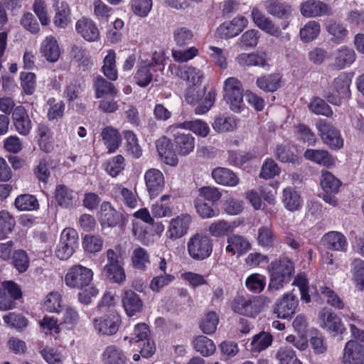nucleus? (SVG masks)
<instances>
[{
	"label": "nucleus",
	"mask_w": 364,
	"mask_h": 364,
	"mask_svg": "<svg viewBox=\"0 0 364 364\" xmlns=\"http://www.w3.org/2000/svg\"><path fill=\"white\" fill-rule=\"evenodd\" d=\"M113 9L107 6L102 0H95L93 2V12L95 18L101 22H107L113 14Z\"/></svg>",
	"instance_id": "680f3d73"
},
{
	"label": "nucleus",
	"mask_w": 364,
	"mask_h": 364,
	"mask_svg": "<svg viewBox=\"0 0 364 364\" xmlns=\"http://www.w3.org/2000/svg\"><path fill=\"white\" fill-rule=\"evenodd\" d=\"M194 207L198 215L203 219L218 217L220 214L218 209H214L211 205L201 201L200 199L194 200Z\"/></svg>",
	"instance_id": "e2e57ef3"
},
{
	"label": "nucleus",
	"mask_w": 364,
	"mask_h": 364,
	"mask_svg": "<svg viewBox=\"0 0 364 364\" xmlns=\"http://www.w3.org/2000/svg\"><path fill=\"white\" fill-rule=\"evenodd\" d=\"M178 129L191 131L201 137L207 136L210 132L208 124L201 119L189 120L171 124L168 127L167 132L172 133Z\"/></svg>",
	"instance_id": "2eb2a0df"
},
{
	"label": "nucleus",
	"mask_w": 364,
	"mask_h": 364,
	"mask_svg": "<svg viewBox=\"0 0 364 364\" xmlns=\"http://www.w3.org/2000/svg\"><path fill=\"white\" fill-rule=\"evenodd\" d=\"M282 203L288 210L294 212L301 208L303 200L294 188L287 187L282 191Z\"/></svg>",
	"instance_id": "7c9ffc66"
},
{
	"label": "nucleus",
	"mask_w": 364,
	"mask_h": 364,
	"mask_svg": "<svg viewBox=\"0 0 364 364\" xmlns=\"http://www.w3.org/2000/svg\"><path fill=\"white\" fill-rule=\"evenodd\" d=\"M91 269L81 264L70 267L65 276V284L70 289H82L78 294L79 301L84 304H89L92 299L99 294V290L91 285L93 279Z\"/></svg>",
	"instance_id": "f257e3e1"
},
{
	"label": "nucleus",
	"mask_w": 364,
	"mask_h": 364,
	"mask_svg": "<svg viewBox=\"0 0 364 364\" xmlns=\"http://www.w3.org/2000/svg\"><path fill=\"white\" fill-rule=\"evenodd\" d=\"M154 71V67L151 63L139 68L134 75L136 83L141 87L148 86L153 79Z\"/></svg>",
	"instance_id": "8fccbe9b"
},
{
	"label": "nucleus",
	"mask_w": 364,
	"mask_h": 364,
	"mask_svg": "<svg viewBox=\"0 0 364 364\" xmlns=\"http://www.w3.org/2000/svg\"><path fill=\"white\" fill-rule=\"evenodd\" d=\"M316 126L323 142L330 149L338 150L343 148L344 141L341 132L331 123L320 119Z\"/></svg>",
	"instance_id": "423d86ee"
},
{
	"label": "nucleus",
	"mask_w": 364,
	"mask_h": 364,
	"mask_svg": "<svg viewBox=\"0 0 364 364\" xmlns=\"http://www.w3.org/2000/svg\"><path fill=\"white\" fill-rule=\"evenodd\" d=\"M321 294L326 299L328 304L337 309H343L345 303L343 299L330 287L321 286L320 287Z\"/></svg>",
	"instance_id": "052dcab7"
},
{
	"label": "nucleus",
	"mask_w": 364,
	"mask_h": 364,
	"mask_svg": "<svg viewBox=\"0 0 364 364\" xmlns=\"http://www.w3.org/2000/svg\"><path fill=\"white\" fill-rule=\"evenodd\" d=\"M132 262L134 268L144 270L150 263L149 255L144 248L139 247L132 252Z\"/></svg>",
	"instance_id": "6e6d98bb"
},
{
	"label": "nucleus",
	"mask_w": 364,
	"mask_h": 364,
	"mask_svg": "<svg viewBox=\"0 0 364 364\" xmlns=\"http://www.w3.org/2000/svg\"><path fill=\"white\" fill-rule=\"evenodd\" d=\"M322 242L328 250L338 252H346L348 248V241L346 236L338 231H330L322 237Z\"/></svg>",
	"instance_id": "412c9836"
},
{
	"label": "nucleus",
	"mask_w": 364,
	"mask_h": 364,
	"mask_svg": "<svg viewBox=\"0 0 364 364\" xmlns=\"http://www.w3.org/2000/svg\"><path fill=\"white\" fill-rule=\"evenodd\" d=\"M12 119L16 130L23 136H27L32 129V123L26 109L17 106L12 112Z\"/></svg>",
	"instance_id": "6ab92c4d"
},
{
	"label": "nucleus",
	"mask_w": 364,
	"mask_h": 364,
	"mask_svg": "<svg viewBox=\"0 0 364 364\" xmlns=\"http://www.w3.org/2000/svg\"><path fill=\"white\" fill-rule=\"evenodd\" d=\"M353 277L359 289H364V261L355 259L352 262Z\"/></svg>",
	"instance_id": "774afa93"
},
{
	"label": "nucleus",
	"mask_w": 364,
	"mask_h": 364,
	"mask_svg": "<svg viewBox=\"0 0 364 364\" xmlns=\"http://www.w3.org/2000/svg\"><path fill=\"white\" fill-rule=\"evenodd\" d=\"M193 223L192 216L188 213H181L172 218L166 230V237L176 240L186 235Z\"/></svg>",
	"instance_id": "6e6552de"
},
{
	"label": "nucleus",
	"mask_w": 364,
	"mask_h": 364,
	"mask_svg": "<svg viewBox=\"0 0 364 364\" xmlns=\"http://www.w3.org/2000/svg\"><path fill=\"white\" fill-rule=\"evenodd\" d=\"M225 251L231 255H237L241 256L251 249V244L245 237L233 234L229 235L227 239Z\"/></svg>",
	"instance_id": "aec40b11"
},
{
	"label": "nucleus",
	"mask_w": 364,
	"mask_h": 364,
	"mask_svg": "<svg viewBox=\"0 0 364 364\" xmlns=\"http://www.w3.org/2000/svg\"><path fill=\"white\" fill-rule=\"evenodd\" d=\"M321 26L318 22L309 21L300 29L299 36L304 43H309L315 40L319 35Z\"/></svg>",
	"instance_id": "09e8293b"
},
{
	"label": "nucleus",
	"mask_w": 364,
	"mask_h": 364,
	"mask_svg": "<svg viewBox=\"0 0 364 364\" xmlns=\"http://www.w3.org/2000/svg\"><path fill=\"white\" fill-rule=\"evenodd\" d=\"M299 300L292 293H287L278 301L274 312L279 318H290L294 314Z\"/></svg>",
	"instance_id": "dca6fc26"
},
{
	"label": "nucleus",
	"mask_w": 364,
	"mask_h": 364,
	"mask_svg": "<svg viewBox=\"0 0 364 364\" xmlns=\"http://www.w3.org/2000/svg\"><path fill=\"white\" fill-rule=\"evenodd\" d=\"M264 6L267 13L277 18H286L291 13V8L279 0H266Z\"/></svg>",
	"instance_id": "f704fd0d"
},
{
	"label": "nucleus",
	"mask_w": 364,
	"mask_h": 364,
	"mask_svg": "<svg viewBox=\"0 0 364 364\" xmlns=\"http://www.w3.org/2000/svg\"><path fill=\"white\" fill-rule=\"evenodd\" d=\"M71 22L70 6L67 3L62 2L56 9L53 23L58 28H65Z\"/></svg>",
	"instance_id": "4c0bfd02"
},
{
	"label": "nucleus",
	"mask_w": 364,
	"mask_h": 364,
	"mask_svg": "<svg viewBox=\"0 0 364 364\" xmlns=\"http://www.w3.org/2000/svg\"><path fill=\"white\" fill-rule=\"evenodd\" d=\"M257 242L263 248H272L277 242V235L271 225H262L258 228Z\"/></svg>",
	"instance_id": "72a5a7b5"
},
{
	"label": "nucleus",
	"mask_w": 364,
	"mask_h": 364,
	"mask_svg": "<svg viewBox=\"0 0 364 364\" xmlns=\"http://www.w3.org/2000/svg\"><path fill=\"white\" fill-rule=\"evenodd\" d=\"M11 259L12 265L19 273L25 272L29 267V257L26 252L23 250H14Z\"/></svg>",
	"instance_id": "603ef678"
},
{
	"label": "nucleus",
	"mask_w": 364,
	"mask_h": 364,
	"mask_svg": "<svg viewBox=\"0 0 364 364\" xmlns=\"http://www.w3.org/2000/svg\"><path fill=\"white\" fill-rule=\"evenodd\" d=\"M350 75L346 73H341L333 82V92H329L326 95L328 102L333 105H339L341 99L347 98L350 96Z\"/></svg>",
	"instance_id": "0eeeda50"
},
{
	"label": "nucleus",
	"mask_w": 364,
	"mask_h": 364,
	"mask_svg": "<svg viewBox=\"0 0 364 364\" xmlns=\"http://www.w3.org/2000/svg\"><path fill=\"white\" fill-rule=\"evenodd\" d=\"M104 241L101 236L86 235L82 240V247L85 252L95 254L102 250Z\"/></svg>",
	"instance_id": "864d4df0"
},
{
	"label": "nucleus",
	"mask_w": 364,
	"mask_h": 364,
	"mask_svg": "<svg viewBox=\"0 0 364 364\" xmlns=\"http://www.w3.org/2000/svg\"><path fill=\"white\" fill-rule=\"evenodd\" d=\"M219 322V317L215 311H209L202 318L200 328L205 334L213 333Z\"/></svg>",
	"instance_id": "bf43d9fd"
},
{
	"label": "nucleus",
	"mask_w": 364,
	"mask_h": 364,
	"mask_svg": "<svg viewBox=\"0 0 364 364\" xmlns=\"http://www.w3.org/2000/svg\"><path fill=\"white\" fill-rule=\"evenodd\" d=\"M94 87L97 98H100L105 95L115 96L117 93V90L115 88L114 85L102 76L96 77Z\"/></svg>",
	"instance_id": "c03bdc74"
},
{
	"label": "nucleus",
	"mask_w": 364,
	"mask_h": 364,
	"mask_svg": "<svg viewBox=\"0 0 364 364\" xmlns=\"http://www.w3.org/2000/svg\"><path fill=\"white\" fill-rule=\"evenodd\" d=\"M122 301L126 314L129 316H134L142 310L143 301L139 296L132 290L124 291Z\"/></svg>",
	"instance_id": "c85d7f7f"
},
{
	"label": "nucleus",
	"mask_w": 364,
	"mask_h": 364,
	"mask_svg": "<svg viewBox=\"0 0 364 364\" xmlns=\"http://www.w3.org/2000/svg\"><path fill=\"white\" fill-rule=\"evenodd\" d=\"M176 75L182 80L193 85V87L200 85L204 79V73L200 69L187 65L178 66Z\"/></svg>",
	"instance_id": "4be33fe9"
},
{
	"label": "nucleus",
	"mask_w": 364,
	"mask_h": 364,
	"mask_svg": "<svg viewBox=\"0 0 364 364\" xmlns=\"http://www.w3.org/2000/svg\"><path fill=\"white\" fill-rule=\"evenodd\" d=\"M112 194L117 199L122 200L128 208H134L138 205L136 193L121 184H117L113 187Z\"/></svg>",
	"instance_id": "2f4dec72"
},
{
	"label": "nucleus",
	"mask_w": 364,
	"mask_h": 364,
	"mask_svg": "<svg viewBox=\"0 0 364 364\" xmlns=\"http://www.w3.org/2000/svg\"><path fill=\"white\" fill-rule=\"evenodd\" d=\"M251 16L255 24L264 32L278 36L281 31L279 27L267 17H266L257 8H254L251 11Z\"/></svg>",
	"instance_id": "a878e982"
},
{
	"label": "nucleus",
	"mask_w": 364,
	"mask_h": 364,
	"mask_svg": "<svg viewBox=\"0 0 364 364\" xmlns=\"http://www.w3.org/2000/svg\"><path fill=\"white\" fill-rule=\"evenodd\" d=\"M102 71L105 76L111 81H115L118 77L116 66V53L114 50H107L104 58Z\"/></svg>",
	"instance_id": "e433bc0d"
},
{
	"label": "nucleus",
	"mask_w": 364,
	"mask_h": 364,
	"mask_svg": "<svg viewBox=\"0 0 364 364\" xmlns=\"http://www.w3.org/2000/svg\"><path fill=\"white\" fill-rule=\"evenodd\" d=\"M237 127L236 119L231 116L220 115L213 123V128L218 132H231Z\"/></svg>",
	"instance_id": "3c124183"
},
{
	"label": "nucleus",
	"mask_w": 364,
	"mask_h": 364,
	"mask_svg": "<svg viewBox=\"0 0 364 364\" xmlns=\"http://www.w3.org/2000/svg\"><path fill=\"white\" fill-rule=\"evenodd\" d=\"M272 342V336L266 332L255 335L251 342L252 350L260 352L268 348Z\"/></svg>",
	"instance_id": "0e129e2a"
},
{
	"label": "nucleus",
	"mask_w": 364,
	"mask_h": 364,
	"mask_svg": "<svg viewBox=\"0 0 364 364\" xmlns=\"http://www.w3.org/2000/svg\"><path fill=\"white\" fill-rule=\"evenodd\" d=\"M193 347L195 350L203 356H210L213 355L216 350L213 341L204 336H198L194 339Z\"/></svg>",
	"instance_id": "49530a36"
},
{
	"label": "nucleus",
	"mask_w": 364,
	"mask_h": 364,
	"mask_svg": "<svg viewBox=\"0 0 364 364\" xmlns=\"http://www.w3.org/2000/svg\"><path fill=\"white\" fill-rule=\"evenodd\" d=\"M19 287L14 282H4L0 289V310L7 311L15 306V300L21 297Z\"/></svg>",
	"instance_id": "9d476101"
},
{
	"label": "nucleus",
	"mask_w": 364,
	"mask_h": 364,
	"mask_svg": "<svg viewBox=\"0 0 364 364\" xmlns=\"http://www.w3.org/2000/svg\"><path fill=\"white\" fill-rule=\"evenodd\" d=\"M41 51L46 59L51 63L58 61L60 55V50L55 37L47 36L43 41Z\"/></svg>",
	"instance_id": "473e14b6"
},
{
	"label": "nucleus",
	"mask_w": 364,
	"mask_h": 364,
	"mask_svg": "<svg viewBox=\"0 0 364 364\" xmlns=\"http://www.w3.org/2000/svg\"><path fill=\"white\" fill-rule=\"evenodd\" d=\"M173 38L176 46L184 47L191 42L193 33L187 27L180 26L173 30Z\"/></svg>",
	"instance_id": "13d9d810"
},
{
	"label": "nucleus",
	"mask_w": 364,
	"mask_h": 364,
	"mask_svg": "<svg viewBox=\"0 0 364 364\" xmlns=\"http://www.w3.org/2000/svg\"><path fill=\"white\" fill-rule=\"evenodd\" d=\"M101 136L109 153H113L119 148L121 143V136L117 129L107 127L103 129Z\"/></svg>",
	"instance_id": "c9c22d12"
},
{
	"label": "nucleus",
	"mask_w": 364,
	"mask_h": 364,
	"mask_svg": "<svg viewBox=\"0 0 364 364\" xmlns=\"http://www.w3.org/2000/svg\"><path fill=\"white\" fill-rule=\"evenodd\" d=\"M251 16L255 24L264 32L278 36L281 31L279 27L267 17H266L257 8H254L251 11Z\"/></svg>",
	"instance_id": "393cba45"
},
{
	"label": "nucleus",
	"mask_w": 364,
	"mask_h": 364,
	"mask_svg": "<svg viewBox=\"0 0 364 364\" xmlns=\"http://www.w3.org/2000/svg\"><path fill=\"white\" fill-rule=\"evenodd\" d=\"M99 220L102 226L114 228L123 225V215L118 213L109 202H103L100 205Z\"/></svg>",
	"instance_id": "4468645a"
},
{
	"label": "nucleus",
	"mask_w": 364,
	"mask_h": 364,
	"mask_svg": "<svg viewBox=\"0 0 364 364\" xmlns=\"http://www.w3.org/2000/svg\"><path fill=\"white\" fill-rule=\"evenodd\" d=\"M248 25V20L238 15L229 21L223 23L217 28V34L221 38L228 39L239 35Z\"/></svg>",
	"instance_id": "9b49d317"
},
{
	"label": "nucleus",
	"mask_w": 364,
	"mask_h": 364,
	"mask_svg": "<svg viewBox=\"0 0 364 364\" xmlns=\"http://www.w3.org/2000/svg\"><path fill=\"white\" fill-rule=\"evenodd\" d=\"M75 30L85 41H97L100 39V31L97 24L91 19L82 18L75 24Z\"/></svg>",
	"instance_id": "a211bd4d"
},
{
	"label": "nucleus",
	"mask_w": 364,
	"mask_h": 364,
	"mask_svg": "<svg viewBox=\"0 0 364 364\" xmlns=\"http://www.w3.org/2000/svg\"><path fill=\"white\" fill-rule=\"evenodd\" d=\"M187 250L191 258L201 261L211 255L213 241L208 235L196 233L189 238L187 243Z\"/></svg>",
	"instance_id": "7ed1b4c3"
},
{
	"label": "nucleus",
	"mask_w": 364,
	"mask_h": 364,
	"mask_svg": "<svg viewBox=\"0 0 364 364\" xmlns=\"http://www.w3.org/2000/svg\"><path fill=\"white\" fill-rule=\"evenodd\" d=\"M304 157L308 161L327 168L335 164L333 157L324 149H308L304 151Z\"/></svg>",
	"instance_id": "5701e85b"
},
{
	"label": "nucleus",
	"mask_w": 364,
	"mask_h": 364,
	"mask_svg": "<svg viewBox=\"0 0 364 364\" xmlns=\"http://www.w3.org/2000/svg\"><path fill=\"white\" fill-rule=\"evenodd\" d=\"M355 60V53L354 50L346 46H342L339 48L335 57V66L339 69H343L351 65Z\"/></svg>",
	"instance_id": "ea45409f"
},
{
	"label": "nucleus",
	"mask_w": 364,
	"mask_h": 364,
	"mask_svg": "<svg viewBox=\"0 0 364 364\" xmlns=\"http://www.w3.org/2000/svg\"><path fill=\"white\" fill-rule=\"evenodd\" d=\"M212 177L215 183L225 186L234 187L240 182L239 178L233 171L223 167L214 168L212 171Z\"/></svg>",
	"instance_id": "c756f323"
},
{
	"label": "nucleus",
	"mask_w": 364,
	"mask_h": 364,
	"mask_svg": "<svg viewBox=\"0 0 364 364\" xmlns=\"http://www.w3.org/2000/svg\"><path fill=\"white\" fill-rule=\"evenodd\" d=\"M173 144L178 155L186 156L194 150L195 138L191 134L177 133L173 136Z\"/></svg>",
	"instance_id": "cd10ccee"
},
{
	"label": "nucleus",
	"mask_w": 364,
	"mask_h": 364,
	"mask_svg": "<svg viewBox=\"0 0 364 364\" xmlns=\"http://www.w3.org/2000/svg\"><path fill=\"white\" fill-rule=\"evenodd\" d=\"M269 271L270 281L268 289L277 291L282 289L284 284L290 282L294 272V265L289 257L281 256L271 262Z\"/></svg>",
	"instance_id": "f03ea898"
},
{
	"label": "nucleus",
	"mask_w": 364,
	"mask_h": 364,
	"mask_svg": "<svg viewBox=\"0 0 364 364\" xmlns=\"http://www.w3.org/2000/svg\"><path fill=\"white\" fill-rule=\"evenodd\" d=\"M171 198L170 195H163L159 200L153 203L151 206V211L153 217L162 218L169 217L172 215V209L170 205L166 203Z\"/></svg>",
	"instance_id": "a19ab883"
},
{
	"label": "nucleus",
	"mask_w": 364,
	"mask_h": 364,
	"mask_svg": "<svg viewBox=\"0 0 364 364\" xmlns=\"http://www.w3.org/2000/svg\"><path fill=\"white\" fill-rule=\"evenodd\" d=\"M95 330L101 335L112 336L117 333L121 323V318L117 312L96 318L92 321Z\"/></svg>",
	"instance_id": "1a4fd4ad"
},
{
	"label": "nucleus",
	"mask_w": 364,
	"mask_h": 364,
	"mask_svg": "<svg viewBox=\"0 0 364 364\" xmlns=\"http://www.w3.org/2000/svg\"><path fill=\"white\" fill-rule=\"evenodd\" d=\"M146 190L151 198H154L162 192L165 179L162 172L156 168H150L144 173Z\"/></svg>",
	"instance_id": "f8f14e48"
},
{
	"label": "nucleus",
	"mask_w": 364,
	"mask_h": 364,
	"mask_svg": "<svg viewBox=\"0 0 364 364\" xmlns=\"http://www.w3.org/2000/svg\"><path fill=\"white\" fill-rule=\"evenodd\" d=\"M236 63L242 68L259 66L262 68L269 67L265 53H242L235 58Z\"/></svg>",
	"instance_id": "bb28decb"
},
{
	"label": "nucleus",
	"mask_w": 364,
	"mask_h": 364,
	"mask_svg": "<svg viewBox=\"0 0 364 364\" xmlns=\"http://www.w3.org/2000/svg\"><path fill=\"white\" fill-rule=\"evenodd\" d=\"M14 204L18 210L22 211L34 210L38 205L36 197L29 194H23L18 196Z\"/></svg>",
	"instance_id": "69168bd1"
},
{
	"label": "nucleus",
	"mask_w": 364,
	"mask_h": 364,
	"mask_svg": "<svg viewBox=\"0 0 364 364\" xmlns=\"http://www.w3.org/2000/svg\"><path fill=\"white\" fill-rule=\"evenodd\" d=\"M257 85L265 92H273L281 86V76L279 74H270L258 77Z\"/></svg>",
	"instance_id": "37998d69"
},
{
	"label": "nucleus",
	"mask_w": 364,
	"mask_h": 364,
	"mask_svg": "<svg viewBox=\"0 0 364 364\" xmlns=\"http://www.w3.org/2000/svg\"><path fill=\"white\" fill-rule=\"evenodd\" d=\"M261 299L249 295H237L231 303L232 310L240 315L255 317L262 310Z\"/></svg>",
	"instance_id": "39448f33"
},
{
	"label": "nucleus",
	"mask_w": 364,
	"mask_h": 364,
	"mask_svg": "<svg viewBox=\"0 0 364 364\" xmlns=\"http://www.w3.org/2000/svg\"><path fill=\"white\" fill-rule=\"evenodd\" d=\"M320 183L326 193H337L341 186V181L328 171H321Z\"/></svg>",
	"instance_id": "79ce46f5"
},
{
	"label": "nucleus",
	"mask_w": 364,
	"mask_h": 364,
	"mask_svg": "<svg viewBox=\"0 0 364 364\" xmlns=\"http://www.w3.org/2000/svg\"><path fill=\"white\" fill-rule=\"evenodd\" d=\"M326 29L332 36L331 40L337 43L343 42L348 33V30L343 24L333 21H329Z\"/></svg>",
	"instance_id": "5fc2aeb1"
},
{
	"label": "nucleus",
	"mask_w": 364,
	"mask_h": 364,
	"mask_svg": "<svg viewBox=\"0 0 364 364\" xmlns=\"http://www.w3.org/2000/svg\"><path fill=\"white\" fill-rule=\"evenodd\" d=\"M107 364H126V357L123 351L115 346H107L102 354Z\"/></svg>",
	"instance_id": "a18cd8bd"
},
{
	"label": "nucleus",
	"mask_w": 364,
	"mask_h": 364,
	"mask_svg": "<svg viewBox=\"0 0 364 364\" xmlns=\"http://www.w3.org/2000/svg\"><path fill=\"white\" fill-rule=\"evenodd\" d=\"M73 192L65 185H58L55 190V199L57 203L63 208H68L73 203Z\"/></svg>",
	"instance_id": "de8ad7c7"
},
{
	"label": "nucleus",
	"mask_w": 364,
	"mask_h": 364,
	"mask_svg": "<svg viewBox=\"0 0 364 364\" xmlns=\"http://www.w3.org/2000/svg\"><path fill=\"white\" fill-rule=\"evenodd\" d=\"M279 364H301L296 355L295 351L290 347H281L277 353Z\"/></svg>",
	"instance_id": "338daca9"
},
{
	"label": "nucleus",
	"mask_w": 364,
	"mask_h": 364,
	"mask_svg": "<svg viewBox=\"0 0 364 364\" xmlns=\"http://www.w3.org/2000/svg\"><path fill=\"white\" fill-rule=\"evenodd\" d=\"M302 16L307 18H315L332 14L331 6L319 0H306L300 5Z\"/></svg>",
	"instance_id": "ddd939ff"
},
{
	"label": "nucleus",
	"mask_w": 364,
	"mask_h": 364,
	"mask_svg": "<svg viewBox=\"0 0 364 364\" xmlns=\"http://www.w3.org/2000/svg\"><path fill=\"white\" fill-rule=\"evenodd\" d=\"M224 100L233 112H239L243 109V89L238 79L231 77L225 80Z\"/></svg>",
	"instance_id": "20e7f679"
},
{
	"label": "nucleus",
	"mask_w": 364,
	"mask_h": 364,
	"mask_svg": "<svg viewBox=\"0 0 364 364\" xmlns=\"http://www.w3.org/2000/svg\"><path fill=\"white\" fill-rule=\"evenodd\" d=\"M234 223L225 220L213 222L208 228L209 233L215 237H221L232 233L235 228Z\"/></svg>",
	"instance_id": "58836bf2"
},
{
	"label": "nucleus",
	"mask_w": 364,
	"mask_h": 364,
	"mask_svg": "<svg viewBox=\"0 0 364 364\" xmlns=\"http://www.w3.org/2000/svg\"><path fill=\"white\" fill-rule=\"evenodd\" d=\"M321 326L330 331L342 333L344 327L341 318L328 309H323L319 313Z\"/></svg>",
	"instance_id": "b1692460"
},
{
	"label": "nucleus",
	"mask_w": 364,
	"mask_h": 364,
	"mask_svg": "<svg viewBox=\"0 0 364 364\" xmlns=\"http://www.w3.org/2000/svg\"><path fill=\"white\" fill-rule=\"evenodd\" d=\"M343 364H364V346L354 341L346 343L343 355Z\"/></svg>",
	"instance_id": "f3484780"
},
{
	"label": "nucleus",
	"mask_w": 364,
	"mask_h": 364,
	"mask_svg": "<svg viewBox=\"0 0 364 364\" xmlns=\"http://www.w3.org/2000/svg\"><path fill=\"white\" fill-rule=\"evenodd\" d=\"M124 137L126 140L127 152L134 158H139L141 156L142 150L139 144L136 135L130 130L124 132Z\"/></svg>",
	"instance_id": "4d7b16f0"
}]
</instances>
